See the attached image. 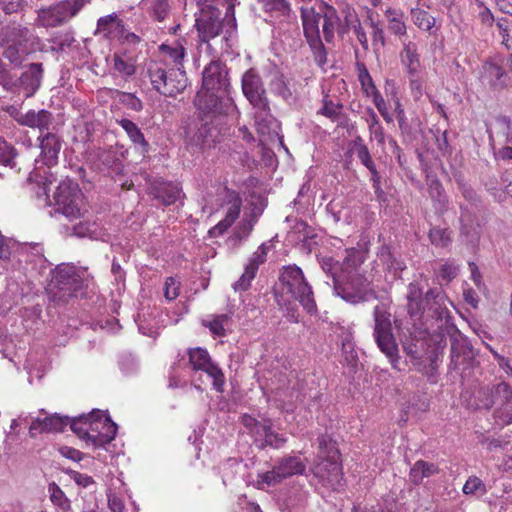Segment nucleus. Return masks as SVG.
I'll use <instances>...</instances> for the list:
<instances>
[{
	"label": "nucleus",
	"mask_w": 512,
	"mask_h": 512,
	"mask_svg": "<svg viewBox=\"0 0 512 512\" xmlns=\"http://www.w3.org/2000/svg\"><path fill=\"white\" fill-rule=\"evenodd\" d=\"M71 430L78 435L79 438L90 442L92 444V434L88 429L89 417L88 415H82L78 418L69 419Z\"/></svg>",
	"instance_id": "4c0bfd02"
},
{
	"label": "nucleus",
	"mask_w": 512,
	"mask_h": 512,
	"mask_svg": "<svg viewBox=\"0 0 512 512\" xmlns=\"http://www.w3.org/2000/svg\"><path fill=\"white\" fill-rule=\"evenodd\" d=\"M496 394L499 402L494 405V417L500 425H508L512 422V389L507 383L501 382L497 384Z\"/></svg>",
	"instance_id": "6ab92c4d"
},
{
	"label": "nucleus",
	"mask_w": 512,
	"mask_h": 512,
	"mask_svg": "<svg viewBox=\"0 0 512 512\" xmlns=\"http://www.w3.org/2000/svg\"><path fill=\"white\" fill-rule=\"evenodd\" d=\"M359 80L361 82L362 88L364 90V93L367 96L374 97L376 94H379L380 92L376 88V86L373 83V80L368 73V71L364 68L363 71L359 74Z\"/></svg>",
	"instance_id": "864d4df0"
},
{
	"label": "nucleus",
	"mask_w": 512,
	"mask_h": 512,
	"mask_svg": "<svg viewBox=\"0 0 512 512\" xmlns=\"http://www.w3.org/2000/svg\"><path fill=\"white\" fill-rule=\"evenodd\" d=\"M374 316V338L379 349L390 359L396 362L398 346L392 333L390 314L383 306L377 305L373 311Z\"/></svg>",
	"instance_id": "1a4fd4ad"
},
{
	"label": "nucleus",
	"mask_w": 512,
	"mask_h": 512,
	"mask_svg": "<svg viewBox=\"0 0 512 512\" xmlns=\"http://www.w3.org/2000/svg\"><path fill=\"white\" fill-rule=\"evenodd\" d=\"M318 444L321 456L323 459L327 458H338L340 456L339 451L336 447V443L327 435H321L318 437Z\"/></svg>",
	"instance_id": "ea45409f"
},
{
	"label": "nucleus",
	"mask_w": 512,
	"mask_h": 512,
	"mask_svg": "<svg viewBox=\"0 0 512 512\" xmlns=\"http://www.w3.org/2000/svg\"><path fill=\"white\" fill-rule=\"evenodd\" d=\"M42 73V64L32 63L29 65V68L21 75L19 79L20 85L24 89L25 95L27 97H31L40 87Z\"/></svg>",
	"instance_id": "b1692460"
},
{
	"label": "nucleus",
	"mask_w": 512,
	"mask_h": 512,
	"mask_svg": "<svg viewBox=\"0 0 512 512\" xmlns=\"http://www.w3.org/2000/svg\"><path fill=\"white\" fill-rule=\"evenodd\" d=\"M73 233L78 237L97 238L98 225L95 222H80L73 227Z\"/></svg>",
	"instance_id": "a18cd8bd"
},
{
	"label": "nucleus",
	"mask_w": 512,
	"mask_h": 512,
	"mask_svg": "<svg viewBox=\"0 0 512 512\" xmlns=\"http://www.w3.org/2000/svg\"><path fill=\"white\" fill-rule=\"evenodd\" d=\"M264 444L273 448H281L286 443V438L272 431L271 427L263 437Z\"/></svg>",
	"instance_id": "13d9d810"
},
{
	"label": "nucleus",
	"mask_w": 512,
	"mask_h": 512,
	"mask_svg": "<svg viewBox=\"0 0 512 512\" xmlns=\"http://www.w3.org/2000/svg\"><path fill=\"white\" fill-rule=\"evenodd\" d=\"M69 424L68 417H62L59 414H53L32 420L29 427V434L32 438L37 433L61 432Z\"/></svg>",
	"instance_id": "4be33fe9"
},
{
	"label": "nucleus",
	"mask_w": 512,
	"mask_h": 512,
	"mask_svg": "<svg viewBox=\"0 0 512 512\" xmlns=\"http://www.w3.org/2000/svg\"><path fill=\"white\" fill-rule=\"evenodd\" d=\"M482 79L494 89L512 86V55L487 61L483 65Z\"/></svg>",
	"instance_id": "2eb2a0df"
},
{
	"label": "nucleus",
	"mask_w": 512,
	"mask_h": 512,
	"mask_svg": "<svg viewBox=\"0 0 512 512\" xmlns=\"http://www.w3.org/2000/svg\"><path fill=\"white\" fill-rule=\"evenodd\" d=\"M373 103L375 104L377 110L382 115L385 121L391 122L392 118L387 112L386 102L384 98L382 97L381 93L376 94L374 97H372Z\"/></svg>",
	"instance_id": "774afa93"
},
{
	"label": "nucleus",
	"mask_w": 512,
	"mask_h": 512,
	"mask_svg": "<svg viewBox=\"0 0 512 512\" xmlns=\"http://www.w3.org/2000/svg\"><path fill=\"white\" fill-rule=\"evenodd\" d=\"M233 0H198L200 13L196 18V28L201 42L222 36L228 41L236 30Z\"/></svg>",
	"instance_id": "f03ea898"
},
{
	"label": "nucleus",
	"mask_w": 512,
	"mask_h": 512,
	"mask_svg": "<svg viewBox=\"0 0 512 512\" xmlns=\"http://www.w3.org/2000/svg\"><path fill=\"white\" fill-rule=\"evenodd\" d=\"M255 125L258 133L268 135L276 124V119L271 113L270 102L266 100L260 104H253Z\"/></svg>",
	"instance_id": "5701e85b"
},
{
	"label": "nucleus",
	"mask_w": 512,
	"mask_h": 512,
	"mask_svg": "<svg viewBox=\"0 0 512 512\" xmlns=\"http://www.w3.org/2000/svg\"><path fill=\"white\" fill-rule=\"evenodd\" d=\"M227 203L229 205L225 218L214 226L210 233L213 236L223 234L239 217L242 206V199L235 191H227Z\"/></svg>",
	"instance_id": "412c9836"
},
{
	"label": "nucleus",
	"mask_w": 512,
	"mask_h": 512,
	"mask_svg": "<svg viewBox=\"0 0 512 512\" xmlns=\"http://www.w3.org/2000/svg\"><path fill=\"white\" fill-rule=\"evenodd\" d=\"M150 11L158 21H163L169 14L170 4L168 0H149Z\"/></svg>",
	"instance_id": "49530a36"
},
{
	"label": "nucleus",
	"mask_w": 512,
	"mask_h": 512,
	"mask_svg": "<svg viewBox=\"0 0 512 512\" xmlns=\"http://www.w3.org/2000/svg\"><path fill=\"white\" fill-rule=\"evenodd\" d=\"M217 136V128L205 118L192 122L185 129V143L193 151H204L211 148L216 142Z\"/></svg>",
	"instance_id": "ddd939ff"
},
{
	"label": "nucleus",
	"mask_w": 512,
	"mask_h": 512,
	"mask_svg": "<svg viewBox=\"0 0 512 512\" xmlns=\"http://www.w3.org/2000/svg\"><path fill=\"white\" fill-rule=\"evenodd\" d=\"M53 197L57 211L69 220L81 218L87 212L83 193L78 184L71 180L60 182Z\"/></svg>",
	"instance_id": "0eeeda50"
},
{
	"label": "nucleus",
	"mask_w": 512,
	"mask_h": 512,
	"mask_svg": "<svg viewBox=\"0 0 512 512\" xmlns=\"http://www.w3.org/2000/svg\"><path fill=\"white\" fill-rule=\"evenodd\" d=\"M229 79L226 65L212 60L203 70L200 90L216 93H228Z\"/></svg>",
	"instance_id": "dca6fc26"
},
{
	"label": "nucleus",
	"mask_w": 512,
	"mask_h": 512,
	"mask_svg": "<svg viewBox=\"0 0 512 512\" xmlns=\"http://www.w3.org/2000/svg\"><path fill=\"white\" fill-rule=\"evenodd\" d=\"M179 295V284L175 278L169 277L165 281L164 296L167 300L172 301Z\"/></svg>",
	"instance_id": "bf43d9fd"
},
{
	"label": "nucleus",
	"mask_w": 512,
	"mask_h": 512,
	"mask_svg": "<svg viewBox=\"0 0 512 512\" xmlns=\"http://www.w3.org/2000/svg\"><path fill=\"white\" fill-rule=\"evenodd\" d=\"M458 271L457 265L452 262H447L441 266L439 275L443 280L449 282L457 276Z\"/></svg>",
	"instance_id": "e2e57ef3"
},
{
	"label": "nucleus",
	"mask_w": 512,
	"mask_h": 512,
	"mask_svg": "<svg viewBox=\"0 0 512 512\" xmlns=\"http://www.w3.org/2000/svg\"><path fill=\"white\" fill-rule=\"evenodd\" d=\"M89 2V0H64L38 10L37 23L42 27H57L65 24Z\"/></svg>",
	"instance_id": "9d476101"
},
{
	"label": "nucleus",
	"mask_w": 512,
	"mask_h": 512,
	"mask_svg": "<svg viewBox=\"0 0 512 512\" xmlns=\"http://www.w3.org/2000/svg\"><path fill=\"white\" fill-rule=\"evenodd\" d=\"M27 261H34V257H43V247L40 244H30L23 248Z\"/></svg>",
	"instance_id": "338daca9"
},
{
	"label": "nucleus",
	"mask_w": 512,
	"mask_h": 512,
	"mask_svg": "<svg viewBox=\"0 0 512 512\" xmlns=\"http://www.w3.org/2000/svg\"><path fill=\"white\" fill-rule=\"evenodd\" d=\"M189 358L188 365L194 372L202 371L206 373L212 380L213 388L217 392H223L225 384V376L219 366L214 363L208 351L201 347L189 348L187 350Z\"/></svg>",
	"instance_id": "4468645a"
},
{
	"label": "nucleus",
	"mask_w": 512,
	"mask_h": 512,
	"mask_svg": "<svg viewBox=\"0 0 512 512\" xmlns=\"http://www.w3.org/2000/svg\"><path fill=\"white\" fill-rule=\"evenodd\" d=\"M17 153L15 148L3 138H0V163L13 167Z\"/></svg>",
	"instance_id": "c03bdc74"
},
{
	"label": "nucleus",
	"mask_w": 512,
	"mask_h": 512,
	"mask_svg": "<svg viewBox=\"0 0 512 512\" xmlns=\"http://www.w3.org/2000/svg\"><path fill=\"white\" fill-rule=\"evenodd\" d=\"M262 3L265 11L279 12L281 15H288L290 12V4L286 0H258Z\"/></svg>",
	"instance_id": "de8ad7c7"
},
{
	"label": "nucleus",
	"mask_w": 512,
	"mask_h": 512,
	"mask_svg": "<svg viewBox=\"0 0 512 512\" xmlns=\"http://www.w3.org/2000/svg\"><path fill=\"white\" fill-rule=\"evenodd\" d=\"M438 298H442L439 293H436L434 290H429L426 292L425 297H422V289L417 283H410L408 286L407 293V308L408 313L411 316L419 315L423 310L427 307L431 309L430 301L436 300Z\"/></svg>",
	"instance_id": "a211bd4d"
},
{
	"label": "nucleus",
	"mask_w": 512,
	"mask_h": 512,
	"mask_svg": "<svg viewBox=\"0 0 512 512\" xmlns=\"http://www.w3.org/2000/svg\"><path fill=\"white\" fill-rule=\"evenodd\" d=\"M89 424L88 429L93 434H98L101 432V426L103 425L104 416L101 414V411H93L89 415Z\"/></svg>",
	"instance_id": "052dcab7"
},
{
	"label": "nucleus",
	"mask_w": 512,
	"mask_h": 512,
	"mask_svg": "<svg viewBox=\"0 0 512 512\" xmlns=\"http://www.w3.org/2000/svg\"><path fill=\"white\" fill-rule=\"evenodd\" d=\"M120 101L122 104L134 111H140L143 108L141 100L132 93H122Z\"/></svg>",
	"instance_id": "680f3d73"
},
{
	"label": "nucleus",
	"mask_w": 512,
	"mask_h": 512,
	"mask_svg": "<svg viewBox=\"0 0 512 512\" xmlns=\"http://www.w3.org/2000/svg\"><path fill=\"white\" fill-rule=\"evenodd\" d=\"M117 434V425L109 418L104 417L101 432L92 434V445L94 447H101L110 443Z\"/></svg>",
	"instance_id": "2f4dec72"
},
{
	"label": "nucleus",
	"mask_w": 512,
	"mask_h": 512,
	"mask_svg": "<svg viewBox=\"0 0 512 512\" xmlns=\"http://www.w3.org/2000/svg\"><path fill=\"white\" fill-rule=\"evenodd\" d=\"M84 280L75 266L62 264L55 268L49 292L53 301L67 303L83 288Z\"/></svg>",
	"instance_id": "39448f33"
},
{
	"label": "nucleus",
	"mask_w": 512,
	"mask_h": 512,
	"mask_svg": "<svg viewBox=\"0 0 512 512\" xmlns=\"http://www.w3.org/2000/svg\"><path fill=\"white\" fill-rule=\"evenodd\" d=\"M230 316L228 314H221L215 316L211 321L205 322L204 325L208 327L212 334L216 336H224V326L229 322Z\"/></svg>",
	"instance_id": "37998d69"
},
{
	"label": "nucleus",
	"mask_w": 512,
	"mask_h": 512,
	"mask_svg": "<svg viewBox=\"0 0 512 512\" xmlns=\"http://www.w3.org/2000/svg\"><path fill=\"white\" fill-rule=\"evenodd\" d=\"M97 32L105 37L114 39L124 33L123 21L115 14H110L98 19Z\"/></svg>",
	"instance_id": "cd10ccee"
},
{
	"label": "nucleus",
	"mask_w": 512,
	"mask_h": 512,
	"mask_svg": "<svg viewBox=\"0 0 512 512\" xmlns=\"http://www.w3.org/2000/svg\"><path fill=\"white\" fill-rule=\"evenodd\" d=\"M253 229V222L250 220H244L239 226L238 230L235 232L234 237L231 239L234 243H229L232 247H238L240 242L248 237L250 232Z\"/></svg>",
	"instance_id": "603ef678"
},
{
	"label": "nucleus",
	"mask_w": 512,
	"mask_h": 512,
	"mask_svg": "<svg viewBox=\"0 0 512 512\" xmlns=\"http://www.w3.org/2000/svg\"><path fill=\"white\" fill-rule=\"evenodd\" d=\"M497 385L480 388L476 394V405L479 409H490L499 402L496 394Z\"/></svg>",
	"instance_id": "c9c22d12"
},
{
	"label": "nucleus",
	"mask_w": 512,
	"mask_h": 512,
	"mask_svg": "<svg viewBox=\"0 0 512 512\" xmlns=\"http://www.w3.org/2000/svg\"><path fill=\"white\" fill-rule=\"evenodd\" d=\"M386 15L388 16V30L397 36L405 35L406 25L403 20V14L387 9Z\"/></svg>",
	"instance_id": "58836bf2"
},
{
	"label": "nucleus",
	"mask_w": 512,
	"mask_h": 512,
	"mask_svg": "<svg viewBox=\"0 0 512 512\" xmlns=\"http://www.w3.org/2000/svg\"><path fill=\"white\" fill-rule=\"evenodd\" d=\"M429 238L431 243L437 247H446L451 243L450 232L439 227L430 229Z\"/></svg>",
	"instance_id": "79ce46f5"
},
{
	"label": "nucleus",
	"mask_w": 512,
	"mask_h": 512,
	"mask_svg": "<svg viewBox=\"0 0 512 512\" xmlns=\"http://www.w3.org/2000/svg\"><path fill=\"white\" fill-rule=\"evenodd\" d=\"M341 107L342 106L340 104H335L332 101L325 100L324 105L319 112L334 120L339 116Z\"/></svg>",
	"instance_id": "0e129e2a"
},
{
	"label": "nucleus",
	"mask_w": 512,
	"mask_h": 512,
	"mask_svg": "<svg viewBox=\"0 0 512 512\" xmlns=\"http://www.w3.org/2000/svg\"><path fill=\"white\" fill-rule=\"evenodd\" d=\"M10 114L20 124L31 128H38L41 134L44 130H48L52 121V114L47 110H40L35 112L33 110L23 114L17 111L16 108L11 107Z\"/></svg>",
	"instance_id": "aec40b11"
},
{
	"label": "nucleus",
	"mask_w": 512,
	"mask_h": 512,
	"mask_svg": "<svg viewBox=\"0 0 512 512\" xmlns=\"http://www.w3.org/2000/svg\"><path fill=\"white\" fill-rule=\"evenodd\" d=\"M400 60L402 65L406 68L408 75L414 78L420 69V55L418 53L417 44L412 41L404 43L400 53Z\"/></svg>",
	"instance_id": "393cba45"
},
{
	"label": "nucleus",
	"mask_w": 512,
	"mask_h": 512,
	"mask_svg": "<svg viewBox=\"0 0 512 512\" xmlns=\"http://www.w3.org/2000/svg\"><path fill=\"white\" fill-rule=\"evenodd\" d=\"M160 51L173 63L171 68L184 69L185 48L181 41H175L173 44H162Z\"/></svg>",
	"instance_id": "473e14b6"
},
{
	"label": "nucleus",
	"mask_w": 512,
	"mask_h": 512,
	"mask_svg": "<svg viewBox=\"0 0 512 512\" xmlns=\"http://www.w3.org/2000/svg\"><path fill=\"white\" fill-rule=\"evenodd\" d=\"M269 251V246L265 243L261 244L258 249L252 254L249 262L246 266L255 267V271L258 270L259 265L264 263L266 260L267 253Z\"/></svg>",
	"instance_id": "6e6d98bb"
},
{
	"label": "nucleus",
	"mask_w": 512,
	"mask_h": 512,
	"mask_svg": "<svg viewBox=\"0 0 512 512\" xmlns=\"http://www.w3.org/2000/svg\"><path fill=\"white\" fill-rule=\"evenodd\" d=\"M180 189L173 184L158 183L150 189V194L164 205L174 204L180 198Z\"/></svg>",
	"instance_id": "c85d7f7f"
},
{
	"label": "nucleus",
	"mask_w": 512,
	"mask_h": 512,
	"mask_svg": "<svg viewBox=\"0 0 512 512\" xmlns=\"http://www.w3.org/2000/svg\"><path fill=\"white\" fill-rule=\"evenodd\" d=\"M117 123L123 128L129 139L135 145H138L143 149H146L148 147V143L146 142L143 133L133 121L123 118L117 120Z\"/></svg>",
	"instance_id": "e433bc0d"
},
{
	"label": "nucleus",
	"mask_w": 512,
	"mask_h": 512,
	"mask_svg": "<svg viewBox=\"0 0 512 512\" xmlns=\"http://www.w3.org/2000/svg\"><path fill=\"white\" fill-rule=\"evenodd\" d=\"M316 473L323 480L336 485L340 483L342 472L340 465V456L338 458L323 459L316 467Z\"/></svg>",
	"instance_id": "a878e982"
},
{
	"label": "nucleus",
	"mask_w": 512,
	"mask_h": 512,
	"mask_svg": "<svg viewBox=\"0 0 512 512\" xmlns=\"http://www.w3.org/2000/svg\"><path fill=\"white\" fill-rule=\"evenodd\" d=\"M420 2L418 0L416 7L411 8L412 21L419 29L430 32L435 25V18L421 7Z\"/></svg>",
	"instance_id": "f704fd0d"
},
{
	"label": "nucleus",
	"mask_w": 512,
	"mask_h": 512,
	"mask_svg": "<svg viewBox=\"0 0 512 512\" xmlns=\"http://www.w3.org/2000/svg\"><path fill=\"white\" fill-rule=\"evenodd\" d=\"M306 470V465L298 456H286L277 461L270 471L259 473L257 476V484H266L267 486H275L284 479L294 475H302Z\"/></svg>",
	"instance_id": "f8f14e48"
},
{
	"label": "nucleus",
	"mask_w": 512,
	"mask_h": 512,
	"mask_svg": "<svg viewBox=\"0 0 512 512\" xmlns=\"http://www.w3.org/2000/svg\"><path fill=\"white\" fill-rule=\"evenodd\" d=\"M271 427L269 420L257 421L256 425L251 429L250 433L256 440L263 439L268 429Z\"/></svg>",
	"instance_id": "69168bd1"
},
{
	"label": "nucleus",
	"mask_w": 512,
	"mask_h": 512,
	"mask_svg": "<svg viewBox=\"0 0 512 512\" xmlns=\"http://www.w3.org/2000/svg\"><path fill=\"white\" fill-rule=\"evenodd\" d=\"M195 106L202 114V118L212 121L217 116L231 113L235 109L232 98L228 93L208 92L199 90L195 97Z\"/></svg>",
	"instance_id": "9b49d317"
},
{
	"label": "nucleus",
	"mask_w": 512,
	"mask_h": 512,
	"mask_svg": "<svg viewBox=\"0 0 512 512\" xmlns=\"http://www.w3.org/2000/svg\"><path fill=\"white\" fill-rule=\"evenodd\" d=\"M38 38L27 27L10 23L1 28L0 46L3 48V57L13 67H20L27 56L37 49Z\"/></svg>",
	"instance_id": "7ed1b4c3"
},
{
	"label": "nucleus",
	"mask_w": 512,
	"mask_h": 512,
	"mask_svg": "<svg viewBox=\"0 0 512 512\" xmlns=\"http://www.w3.org/2000/svg\"><path fill=\"white\" fill-rule=\"evenodd\" d=\"M41 155L47 166H52L57 162L58 154L61 149V142L57 135L47 132L42 136Z\"/></svg>",
	"instance_id": "bb28decb"
},
{
	"label": "nucleus",
	"mask_w": 512,
	"mask_h": 512,
	"mask_svg": "<svg viewBox=\"0 0 512 512\" xmlns=\"http://www.w3.org/2000/svg\"><path fill=\"white\" fill-rule=\"evenodd\" d=\"M499 32L502 36V43L507 49L512 48V40L510 37V21L506 17L499 18L496 22Z\"/></svg>",
	"instance_id": "5fc2aeb1"
},
{
	"label": "nucleus",
	"mask_w": 512,
	"mask_h": 512,
	"mask_svg": "<svg viewBox=\"0 0 512 512\" xmlns=\"http://www.w3.org/2000/svg\"><path fill=\"white\" fill-rule=\"evenodd\" d=\"M148 75L152 87L166 97H175L186 87L185 70L169 68L165 62L151 63L148 67Z\"/></svg>",
	"instance_id": "20e7f679"
},
{
	"label": "nucleus",
	"mask_w": 512,
	"mask_h": 512,
	"mask_svg": "<svg viewBox=\"0 0 512 512\" xmlns=\"http://www.w3.org/2000/svg\"><path fill=\"white\" fill-rule=\"evenodd\" d=\"M242 92L251 105L268 100L267 93L259 74L250 69L241 79Z\"/></svg>",
	"instance_id": "f3484780"
},
{
	"label": "nucleus",
	"mask_w": 512,
	"mask_h": 512,
	"mask_svg": "<svg viewBox=\"0 0 512 512\" xmlns=\"http://www.w3.org/2000/svg\"><path fill=\"white\" fill-rule=\"evenodd\" d=\"M114 60V69L119 72L124 77H129L135 74L136 67L135 65L129 61L123 59L120 55L115 54L113 57Z\"/></svg>",
	"instance_id": "3c124183"
},
{
	"label": "nucleus",
	"mask_w": 512,
	"mask_h": 512,
	"mask_svg": "<svg viewBox=\"0 0 512 512\" xmlns=\"http://www.w3.org/2000/svg\"><path fill=\"white\" fill-rule=\"evenodd\" d=\"M439 473V468L436 464L418 460L414 463L409 472L410 481L418 485L424 478L431 477Z\"/></svg>",
	"instance_id": "7c9ffc66"
},
{
	"label": "nucleus",
	"mask_w": 512,
	"mask_h": 512,
	"mask_svg": "<svg viewBox=\"0 0 512 512\" xmlns=\"http://www.w3.org/2000/svg\"><path fill=\"white\" fill-rule=\"evenodd\" d=\"M257 271L255 267H245L244 273L241 275L238 281L233 284L235 291H246L251 286L252 280L255 278Z\"/></svg>",
	"instance_id": "09e8293b"
},
{
	"label": "nucleus",
	"mask_w": 512,
	"mask_h": 512,
	"mask_svg": "<svg viewBox=\"0 0 512 512\" xmlns=\"http://www.w3.org/2000/svg\"><path fill=\"white\" fill-rule=\"evenodd\" d=\"M317 9L316 11L314 7H301L300 11L304 35L313 52L314 60L318 66L323 67L327 62V52L320 37V24L327 43L333 41L336 32L343 31L338 12L333 6L320 2Z\"/></svg>",
	"instance_id": "f257e3e1"
},
{
	"label": "nucleus",
	"mask_w": 512,
	"mask_h": 512,
	"mask_svg": "<svg viewBox=\"0 0 512 512\" xmlns=\"http://www.w3.org/2000/svg\"><path fill=\"white\" fill-rule=\"evenodd\" d=\"M48 491L50 494V500L53 504L63 509L69 506L68 498L65 496V493L56 483H50L48 486Z\"/></svg>",
	"instance_id": "8fccbe9b"
},
{
	"label": "nucleus",
	"mask_w": 512,
	"mask_h": 512,
	"mask_svg": "<svg viewBox=\"0 0 512 512\" xmlns=\"http://www.w3.org/2000/svg\"><path fill=\"white\" fill-rule=\"evenodd\" d=\"M450 357L454 368H457L466 361L472 359L473 350L469 342L464 338H454L451 343Z\"/></svg>",
	"instance_id": "c756f323"
},
{
	"label": "nucleus",
	"mask_w": 512,
	"mask_h": 512,
	"mask_svg": "<svg viewBox=\"0 0 512 512\" xmlns=\"http://www.w3.org/2000/svg\"><path fill=\"white\" fill-rule=\"evenodd\" d=\"M280 281L283 285V291L297 300L309 314L317 312L312 288L298 266L289 265L284 267L280 275Z\"/></svg>",
	"instance_id": "423d86ee"
},
{
	"label": "nucleus",
	"mask_w": 512,
	"mask_h": 512,
	"mask_svg": "<svg viewBox=\"0 0 512 512\" xmlns=\"http://www.w3.org/2000/svg\"><path fill=\"white\" fill-rule=\"evenodd\" d=\"M485 485L478 477H469L463 486V492L465 494H474L476 492L485 493Z\"/></svg>",
	"instance_id": "4d7b16f0"
},
{
	"label": "nucleus",
	"mask_w": 512,
	"mask_h": 512,
	"mask_svg": "<svg viewBox=\"0 0 512 512\" xmlns=\"http://www.w3.org/2000/svg\"><path fill=\"white\" fill-rule=\"evenodd\" d=\"M271 90L285 101L293 99V94L282 75H276L270 83Z\"/></svg>",
	"instance_id": "a19ab883"
},
{
	"label": "nucleus",
	"mask_w": 512,
	"mask_h": 512,
	"mask_svg": "<svg viewBox=\"0 0 512 512\" xmlns=\"http://www.w3.org/2000/svg\"><path fill=\"white\" fill-rule=\"evenodd\" d=\"M370 281L360 273L353 272L346 279H334L335 294L346 302L357 304L375 297Z\"/></svg>",
	"instance_id": "6e6552de"
},
{
	"label": "nucleus",
	"mask_w": 512,
	"mask_h": 512,
	"mask_svg": "<svg viewBox=\"0 0 512 512\" xmlns=\"http://www.w3.org/2000/svg\"><path fill=\"white\" fill-rule=\"evenodd\" d=\"M345 25L347 28H351L353 30V33L355 34L358 42L361 44L363 49L368 50L369 44H368V38H367L366 32H365L364 28L362 27L361 22L358 19L357 15L350 8H347V11L345 14Z\"/></svg>",
	"instance_id": "72a5a7b5"
}]
</instances>
